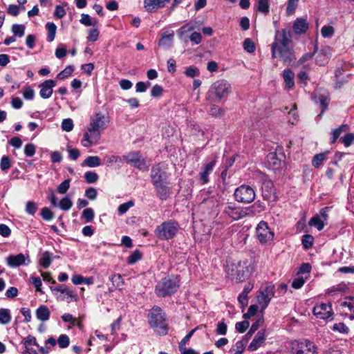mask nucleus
<instances>
[{
  "instance_id": "9b49d317",
  "label": "nucleus",
  "mask_w": 354,
  "mask_h": 354,
  "mask_svg": "<svg viewBox=\"0 0 354 354\" xmlns=\"http://www.w3.org/2000/svg\"><path fill=\"white\" fill-rule=\"evenodd\" d=\"M122 158L127 164L138 169L141 171H147L149 167L147 165L145 159L142 156L139 151H131L123 155Z\"/></svg>"
},
{
  "instance_id": "9d476101",
  "label": "nucleus",
  "mask_w": 354,
  "mask_h": 354,
  "mask_svg": "<svg viewBox=\"0 0 354 354\" xmlns=\"http://www.w3.org/2000/svg\"><path fill=\"white\" fill-rule=\"evenodd\" d=\"M217 160L218 156L213 154L206 159L205 162L201 167V171L198 174V179L202 185H206L209 182V176L212 172Z\"/></svg>"
},
{
  "instance_id": "de8ad7c7",
  "label": "nucleus",
  "mask_w": 354,
  "mask_h": 354,
  "mask_svg": "<svg viewBox=\"0 0 354 354\" xmlns=\"http://www.w3.org/2000/svg\"><path fill=\"white\" fill-rule=\"evenodd\" d=\"M98 178L97 174L94 171H89L84 174L85 181L88 184L97 182Z\"/></svg>"
},
{
  "instance_id": "0eeeda50",
  "label": "nucleus",
  "mask_w": 354,
  "mask_h": 354,
  "mask_svg": "<svg viewBox=\"0 0 354 354\" xmlns=\"http://www.w3.org/2000/svg\"><path fill=\"white\" fill-rule=\"evenodd\" d=\"M292 354H318L317 346L308 339L295 341L292 343Z\"/></svg>"
},
{
  "instance_id": "4468645a",
  "label": "nucleus",
  "mask_w": 354,
  "mask_h": 354,
  "mask_svg": "<svg viewBox=\"0 0 354 354\" xmlns=\"http://www.w3.org/2000/svg\"><path fill=\"white\" fill-rule=\"evenodd\" d=\"M106 128V122L104 115L99 112L95 115V118L92 119L90 122V126L88 128V132L93 135L96 134V137H100V129Z\"/></svg>"
},
{
  "instance_id": "f704fd0d",
  "label": "nucleus",
  "mask_w": 354,
  "mask_h": 354,
  "mask_svg": "<svg viewBox=\"0 0 354 354\" xmlns=\"http://www.w3.org/2000/svg\"><path fill=\"white\" fill-rule=\"evenodd\" d=\"M52 262V254L48 251L44 252L39 259V264L44 268H48Z\"/></svg>"
},
{
  "instance_id": "c03bdc74",
  "label": "nucleus",
  "mask_w": 354,
  "mask_h": 354,
  "mask_svg": "<svg viewBox=\"0 0 354 354\" xmlns=\"http://www.w3.org/2000/svg\"><path fill=\"white\" fill-rule=\"evenodd\" d=\"M94 211L91 208H86L84 209L82 214V218L84 219L86 223L91 222L94 218Z\"/></svg>"
},
{
  "instance_id": "a878e982",
  "label": "nucleus",
  "mask_w": 354,
  "mask_h": 354,
  "mask_svg": "<svg viewBox=\"0 0 354 354\" xmlns=\"http://www.w3.org/2000/svg\"><path fill=\"white\" fill-rule=\"evenodd\" d=\"M292 28L297 35L304 34L308 29V23L305 19L297 18L294 21Z\"/></svg>"
},
{
  "instance_id": "a18cd8bd",
  "label": "nucleus",
  "mask_w": 354,
  "mask_h": 354,
  "mask_svg": "<svg viewBox=\"0 0 354 354\" xmlns=\"http://www.w3.org/2000/svg\"><path fill=\"white\" fill-rule=\"evenodd\" d=\"M80 21L81 24L86 26H90L92 25L95 26L98 23L97 20L96 19L93 21L88 14H82Z\"/></svg>"
},
{
  "instance_id": "b1692460",
  "label": "nucleus",
  "mask_w": 354,
  "mask_h": 354,
  "mask_svg": "<svg viewBox=\"0 0 354 354\" xmlns=\"http://www.w3.org/2000/svg\"><path fill=\"white\" fill-rule=\"evenodd\" d=\"M265 330H261L257 332L254 339L248 346V351H257L265 342L266 340Z\"/></svg>"
},
{
  "instance_id": "3c124183",
  "label": "nucleus",
  "mask_w": 354,
  "mask_h": 354,
  "mask_svg": "<svg viewBox=\"0 0 354 354\" xmlns=\"http://www.w3.org/2000/svg\"><path fill=\"white\" fill-rule=\"evenodd\" d=\"M314 241V238L312 235L305 234L302 236L301 242L303 247L305 249H309L312 247Z\"/></svg>"
},
{
  "instance_id": "774afa93",
  "label": "nucleus",
  "mask_w": 354,
  "mask_h": 354,
  "mask_svg": "<svg viewBox=\"0 0 354 354\" xmlns=\"http://www.w3.org/2000/svg\"><path fill=\"white\" fill-rule=\"evenodd\" d=\"M246 344H247V340L244 339L236 342V343L235 344V347H236V350L234 354H242V353L243 352V351L245 349Z\"/></svg>"
},
{
  "instance_id": "e433bc0d",
  "label": "nucleus",
  "mask_w": 354,
  "mask_h": 354,
  "mask_svg": "<svg viewBox=\"0 0 354 354\" xmlns=\"http://www.w3.org/2000/svg\"><path fill=\"white\" fill-rule=\"evenodd\" d=\"M10 311L8 308L0 309V324H8L11 321Z\"/></svg>"
},
{
  "instance_id": "6e6552de",
  "label": "nucleus",
  "mask_w": 354,
  "mask_h": 354,
  "mask_svg": "<svg viewBox=\"0 0 354 354\" xmlns=\"http://www.w3.org/2000/svg\"><path fill=\"white\" fill-rule=\"evenodd\" d=\"M274 296V286L271 283H267L262 286L257 296V301L261 306V312L263 313L268 307L272 298Z\"/></svg>"
},
{
  "instance_id": "052dcab7",
  "label": "nucleus",
  "mask_w": 354,
  "mask_h": 354,
  "mask_svg": "<svg viewBox=\"0 0 354 354\" xmlns=\"http://www.w3.org/2000/svg\"><path fill=\"white\" fill-rule=\"evenodd\" d=\"M227 326L224 321L220 322L216 325V333L220 335H225L227 333Z\"/></svg>"
},
{
  "instance_id": "6e6d98bb",
  "label": "nucleus",
  "mask_w": 354,
  "mask_h": 354,
  "mask_svg": "<svg viewBox=\"0 0 354 354\" xmlns=\"http://www.w3.org/2000/svg\"><path fill=\"white\" fill-rule=\"evenodd\" d=\"M37 209V203L33 201H28L26 204V212L30 215H34Z\"/></svg>"
},
{
  "instance_id": "f3484780",
  "label": "nucleus",
  "mask_w": 354,
  "mask_h": 354,
  "mask_svg": "<svg viewBox=\"0 0 354 354\" xmlns=\"http://www.w3.org/2000/svg\"><path fill=\"white\" fill-rule=\"evenodd\" d=\"M313 314L319 319H332L333 311L331 305L329 304H321L313 308Z\"/></svg>"
},
{
  "instance_id": "864d4df0",
  "label": "nucleus",
  "mask_w": 354,
  "mask_h": 354,
  "mask_svg": "<svg viewBox=\"0 0 354 354\" xmlns=\"http://www.w3.org/2000/svg\"><path fill=\"white\" fill-rule=\"evenodd\" d=\"M142 258V254L139 250H135L127 259V263L130 265H133L136 263L138 261L140 260Z\"/></svg>"
},
{
  "instance_id": "e2e57ef3",
  "label": "nucleus",
  "mask_w": 354,
  "mask_h": 354,
  "mask_svg": "<svg viewBox=\"0 0 354 354\" xmlns=\"http://www.w3.org/2000/svg\"><path fill=\"white\" fill-rule=\"evenodd\" d=\"M208 113L210 115L214 117H220L223 115V110L219 108L218 106L213 104L211 106Z\"/></svg>"
},
{
  "instance_id": "ddd939ff",
  "label": "nucleus",
  "mask_w": 354,
  "mask_h": 354,
  "mask_svg": "<svg viewBox=\"0 0 354 354\" xmlns=\"http://www.w3.org/2000/svg\"><path fill=\"white\" fill-rule=\"evenodd\" d=\"M257 236L261 243H267L274 238V232L269 228L268 223L261 221L256 228Z\"/></svg>"
},
{
  "instance_id": "aec40b11",
  "label": "nucleus",
  "mask_w": 354,
  "mask_h": 354,
  "mask_svg": "<svg viewBox=\"0 0 354 354\" xmlns=\"http://www.w3.org/2000/svg\"><path fill=\"white\" fill-rule=\"evenodd\" d=\"M332 49L330 46H322L315 57V63L319 66L326 65L331 57Z\"/></svg>"
},
{
  "instance_id": "dca6fc26",
  "label": "nucleus",
  "mask_w": 354,
  "mask_h": 354,
  "mask_svg": "<svg viewBox=\"0 0 354 354\" xmlns=\"http://www.w3.org/2000/svg\"><path fill=\"white\" fill-rule=\"evenodd\" d=\"M150 176L152 185L167 181L168 179L167 173L161 168L160 164L152 167Z\"/></svg>"
},
{
  "instance_id": "7ed1b4c3",
  "label": "nucleus",
  "mask_w": 354,
  "mask_h": 354,
  "mask_svg": "<svg viewBox=\"0 0 354 354\" xmlns=\"http://www.w3.org/2000/svg\"><path fill=\"white\" fill-rule=\"evenodd\" d=\"M180 287V281L177 277L168 276L160 280L155 287V293L158 297L171 296Z\"/></svg>"
},
{
  "instance_id": "bf43d9fd",
  "label": "nucleus",
  "mask_w": 354,
  "mask_h": 354,
  "mask_svg": "<svg viewBox=\"0 0 354 354\" xmlns=\"http://www.w3.org/2000/svg\"><path fill=\"white\" fill-rule=\"evenodd\" d=\"M73 122L71 118H66L63 120L62 122V129L63 131L69 132L71 131L73 129Z\"/></svg>"
},
{
  "instance_id": "6ab92c4d",
  "label": "nucleus",
  "mask_w": 354,
  "mask_h": 354,
  "mask_svg": "<svg viewBox=\"0 0 354 354\" xmlns=\"http://www.w3.org/2000/svg\"><path fill=\"white\" fill-rule=\"evenodd\" d=\"M156 192L158 198L161 201H166L171 194V189L168 186L169 182L165 181L153 185Z\"/></svg>"
},
{
  "instance_id": "338daca9",
  "label": "nucleus",
  "mask_w": 354,
  "mask_h": 354,
  "mask_svg": "<svg viewBox=\"0 0 354 354\" xmlns=\"http://www.w3.org/2000/svg\"><path fill=\"white\" fill-rule=\"evenodd\" d=\"M250 323L249 322L245 320L242 322H236L235 324V328L237 331L239 333H244L249 327Z\"/></svg>"
},
{
  "instance_id": "37998d69",
  "label": "nucleus",
  "mask_w": 354,
  "mask_h": 354,
  "mask_svg": "<svg viewBox=\"0 0 354 354\" xmlns=\"http://www.w3.org/2000/svg\"><path fill=\"white\" fill-rule=\"evenodd\" d=\"M74 67L71 65L67 66L63 71L59 73L57 77L59 80H64L73 73Z\"/></svg>"
},
{
  "instance_id": "393cba45",
  "label": "nucleus",
  "mask_w": 354,
  "mask_h": 354,
  "mask_svg": "<svg viewBox=\"0 0 354 354\" xmlns=\"http://www.w3.org/2000/svg\"><path fill=\"white\" fill-rule=\"evenodd\" d=\"M267 158L269 167L274 171L280 170L284 164V162L277 157V153L274 152L269 153Z\"/></svg>"
},
{
  "instance_id": "a211bd4d",
  "label": "nucleus",
  "mask_w": 354,
  "mask_h": 354,
  "mask_svg": "<svg viewBox=\"0 0 354 354\" xmlns=\"http://www.w3.org/2000/svg\"><path fill=\"white\" fill-rule=\"evenodd\" d=\"M50 290L53 292H59L62 294H65L66 297H60L59 299L62 301L66 300L68 303H70L73 300L77 301L78 296L77 294H75L73 291L69 290L66 286L64 285H59L56 287H50Z\"/></svg>"
},
{
  "instance_id": "8fccbe9b",
  "label": "nucleus",
  "mask_w": 354,
  "mask_h": 354,
  "mask_svg": "<svg viewBox=\"0 0 354 354\" xmlns=\"http://www.w3.org/2000/svg\"><path fill=\"white\" fill-rule=\"evenodd\" d=\"M339 140L345 147H349L354 142V133H348L340 138Z\"/></svg>"
},
{
  "instance_id": "20e7f679",
  "label": "nucleus",
  "mask_w": 354,
  "mask_h": 354,
  "mask_svg": "<svg viewBox=\"0 0 354 354\" xmlns=\"http://www.w3.org/2000/svg\"><path fill=\"white\" fill-rule=\"evenodd\" d=\"M231 91V86L225 80H219L212 84L207 97L209 100L219 102L223 98L227 96Z\"/></svg>"
},
{
  "instance_id": "cd10ccee",
  "label": "nucleus",
  "mask_w": 354,
  "mask_h": 354,
  "mask_svg": "<svg viewBox=\"0 0 354 354\" xmlns=\"http://www.w3.org/2000/svg\"><path fill=\"white\" fill-rule=\"evenodd\" d=\"M174 36V33L173 31L171 32H169L168 31L163 32L159 41V46L165 49L171 48L173 45Z\"/></svg>"
},
{
  "instance_id": "72a5a7b5",
  "label": "nucleus",
  "mask_w": 354,
  "mask_h": 354,
  "mask_svg": "<svg viewBox=\"0 0 354 354\" xmlns=\"http://www.w3.org/2000/svg\"><path fill=\"white\" fill-rule=\"evenodd\" d=\"M343 306L346 307L350 313L348 317L351 320H354V297H349L342 304Z\"/></svg>"
},
{
  "instance_id": "c9c22d12",
  "label": "nucleus",
  "mask_w": 354,
  "mask_h": 354,
  "mask_svg": "<svg viewBox=\"0 0 354 354\" xmlns=\"http://www.w3.org/2000/svg\"><path fill=\"white\" fill-rule=\"evenodd\" d=\"M348 129V126L347 124H342L340 127H339L338 128L334 129L332 131V138H331L330 142L335 143L336 142L337 139L340 136V135L343 132L347 131Z\"/></svg>"
},
{
  "instance_id": "412c9836",
  "label": "nucleus",
  "mask_w": 354,
  "mask_h": 354,
  "mask_svg": "<svg viewBox=\"0 0 354 354\" xmlns=\"http://www.w3.org/2000/svg\"><path fill=\"white\" fill-rule=\"evenodd\" d=\"M56 86V82L53 80H48L39 84V95L43 99H48L51 97L53 88Z\"/></svg>"
},
{
  "instance_id": "f257e3e1",
  "label": "nucleus",
  "mask_w": 354,
  "mask_h": 354,
  "mask_svg": "<svg viewBox=\"0 0 354 354\" xmlns=\"http://www.w3.org/2000/svg\"><path fill=\"white\" fill-rule=\"evenodd\" d=\"M291 38L290 30L282 29L276 31L274 40L271 46L272 58L279 57L286 64H290L295 59Z\"/></svg>"
},
{
  "instance_id": "7c9ffc66",
  "label": "nucleus",
  "mask_w": 354,
  "mask_h": 354,
  "mask_svg": "<svg viewBox=\"0 0 354 354\" xmlns=\"http://www.w3.org/2000/svg\"><path fill=\"white\" fill-rule=\"evenodd\" d=\"M100 137H96V134L93 135L88 131L84 133V138L82 140V144L84 147H90L94 143L93 140H97Z\"/></svg>"
},
{
  "instance_id": "0e129e2a",
  "label": "nucleus",
  "mask_w": 354,
  "mask_h": 354,
  "mask_svg": "<svg viewBox=\"0 0 354 354\" xmlns=\"http://www.w3.org/2000/svg\"><path fill=\"white\" fill-rule=\"evenodd\" d=\"M41 216L45 221H50L53 218L54 214L52 211L48 207H44L41 211Z\"/></svg>"
},
{
  "instance_id": "f03ea898",
  "label": "nucleus",
  "mask_w": 354,
  "mask_h": 354,
  "mask_svg": "<svg viewBox=\"0 0 354 354\" xmlns=\"http://www.w3.org/2000/svg\"><path fill=\"white\" fill-rule=\"evenodd\" d=\"M147 318L150 326L156 333L160 335H165L167 333L166 315L160 307L153 306L149 312Z\"/></svg>"
},
{
  "instance_id": "79ce46f5",
  "label": "nucleus",
  "mask_w": 354,
  "mask_h": 354,
  "mask_svg": "<svg viewBox=\"0 0 354 354\" xmlns=\"http://www.w3.org/2000/svg\"><path fill=\"white\" fill-rule=\"evenodd\" d=\"M332 330L345 335L349 333V328L343 322L335 324L332 327Z\"/></svg>"
},
{
  "instance_id": "39448f33",
  "label": "nucleus",
  "mask_w": 354,
  "mask_h": 354,
  "mask_svg": "<svg viewBox=\"0 0 354 354\" xmlns=\"http://www.w3.org/2000/svg\"><path fill=\"white\" fill-rule=\"evenodd\" d=\"M179 228V224L177 221L168 220L156 227L154 234L160 240H169L176 236Z\"/></svg>"
},
{
  "instance_id": "58836bf2",
  "label": "nucleus",
  "mask_w": 354,
  "mask_h": 354,
  "mask_svg": "<svg viewBox=\"0 0 354 354\" xmlns=\"http://www.w3.org/2000/svg\"><path fill=\"white\" fill-rule=\"evenodd\" d=\"M309 225L315 227L319 231H321L324 227V221L319 215L312 217L309 221Z\"/></svg>"
},
{
  "instance_id": "4c0bfd02",
  "label": "nucleus",
  "mask_w": 354,
  "mask_h": 354,
  "mask_svg": "<svg viewBox=\"0 0 354 354\" xmlns=\"http://www.w3.org/2000/svg\"><path fill=\"white\" fill-rule=\"evenodd\" d=\"M84 164L89 167H95L101 165V160L97 156H88L84 160Z\"/></svg>"
},
{
  "instance_id": "1a4fd4ad",
  "label": "nucleus",
  "mask_w": 354,
  "mask_h": 354,
  "mask_svg": "<svg viewBox=\"0 0 354 354\" xmlns=\"http://www.w3.org/2000/svg\"><path fill=\"white\" fill-rule=\"evenodd\" d=\"M234 196L239 203H250L255 199L256 194L252 187L242 185L235 189Z\"/></svg>"
},
{
  "instance_id": "2f4dec72",
  "label": "nucleus",
  "mask_w": 354,
  "mask_h": 354,
  "mask_svg": "<svg viewBox=\"0 0 354 354\" xmlns=\"http://www.w3.org/2000/svg\"><path fill=\"white\" fill-rule=\"evenodd\" d=\"M328 151H326L324 153H320L318 154H316L313 160H312V165L315 168H319L320 166L322 165L324 160H326L327 155L328 154Z\"/></svg>"
},
{
  "instance_id": "423d86ee",
  "label": "nucleus",
  "mask_w": 354,
  "mask_h": 354,
  "mask_svg": "<svg viewBox=\"0 0 354 354\" xmlns=\"http://www.w3.org/2000/svg\"><path fill=\"white\" fill-rule=\"evenodd\" d=\"M252 268L248 265L247 262L244 261L232 265L228 274L230 275L232 280L239 282L245 280L250 276Z\"/></svg>"
},
{
  "instance_id": "c756f323",
  "label": "nucleus",
  "mask_w": 354,
  "mask_h": 354,
  "mask_svg": "<svg viewBox=\"0 0 354 354\" xmlns=\"http://www.w3.org/2000/svg\"><path fill=\"white\" fill-rule=\"evenodd\" d=\"M315 102L316 104H319L320 109H321V113H323L328 108V106L329 104L330 99L328 96H326L324 95H320L317 97H315L314 98Z\"/></svg>"
},
{
  "instance_id": "680f3d73",
  "label": "nucleus",
  "mask_w": 354,
  "mask_h": 354,
  "mask_svg": "<svg viewBox=\"0 0 354 354\" xmlns=\"http://www.w3.org/2000/svg\"><path fill=\"white\" fill-rule=\"evenodd\" d=\"M11 167L10 160L9 156H3L1 159L0 167L3 171H7Z\"/></svg>"
},
{
  "instance_id": "603ef678",
  "label": "nucleus",
  "mask_w": 354,
  "mask_h": 354,
  "mask_svg": "<svg viewBox=\"0 0 354 354\" xmlns=\"http://www.w3.org/2000/svg\"><path fill=\"white\" fill-rule=\"evenodd\" d=\"M12 31L15 36L21 37L24 35L25 26L22 24H14L12 26Z\"/></svg>"
},
{
  "instance_id": "4be33fe9",
  "label": "nucleus",
  "mask_w": 354,
  "mask_h": 354,
  "mask_svg": "<svg viewBox=\"0 0 354 354\" xmlns=\"http://www.w3.org/2000/svg\"><path fill=\"white\" fill-rule=\"evenodd\" d=\"M262 196L264 200L270 201L275 198V192L273 183L266 180L262 183Z\"/></svg>"
},
{
  "instance_id": "5701e85b",
  "label": "nucleus",
  "mask_w": 354,
  "mask_h": 354,
  "mask_svg": "<svg viewBox=\"0 0 354 354\" xmlns=\"http://www.w3.org/2000/svg\"><path fill=\"white\" fill-rule=\"evenodd\" d=\"M169 1V0H144V8L148 12H154L165 7Z\"/></svg>"
},
{
  "instance_id": "ea45409f",
  "label": "nucleus",
  "mask_w": 354,
  "mask_h": 354,
  "mask_svg": "<svg viewBox=\"0 0 354 354\" xmlns=\"http://www.w3.org/2000/svg\"><path fill=\"white\" fill-rule=\"evenodd\" d=\"M73 205V202L68 197L66 196L61 199L58 203V207L63 211L69 210Z\"/></svg>"
},
{
  "instance_id": "c85d7f7f",
  "label": "nucleus",
  "mask_w": 354,
  "mask_h": 354,
  "mask_svg": "<svg viewBox=\"0 0 354 354\" xmlns=\"http://www.w3.org/2000/svg\"><path fill=\"white\" fill-rule=\"evenodd\" d=\"M50 312L45 305H41L36 310L37 318L41 322H46L50 318Z\"/></svg>"
},
{
  "instance_id": "09e8293b",
  "label": "nucleus",
  "mask_w": 354,
  "mask_h": 354,
  "mask_svg": "<svg viewBox=\"0 0 354 354\" xmlns=\"http://www.w3.org/2000/svg\"><path fill=\"white\" fill-rule=\"evenodd\" d=\"M70 179L64 180L62 183H60L57 187V192L60 194H64L67 192L70 187Z\"/></svg>"
},
{
  "instance_id": "49530a36",
  "label": "nucleus",
  "mask_w": 354,
  "mask_h": 354,
  "mask_svg": "<svg viewBox=\"0 0 354 354\" xmlns=\"http://www.w3.org/2000/svg\"><path fill=\"white\" fill-rule=\"evenodd\" d=\"M243 48L246 52L252 53L255 51L256 46L251 39L246 38L243 41Z\"/></svg>"
},
{
  "instance_id": "bb28decb",
  "label": "nucleus",
  "mask_w": 354,
  "mask_h": 354,
  "mask_svg": "<svg viewBox=\"0 0 354 354\" xmlns=\"http://www.w3.org/2000/svg\"><path fill=\"white\" fill-rule=\"evenodd\" d=\"M283 79L285 83V88L286 89L290 90L294 87L295 73L290 68H286L283 70Z\"/></svg>"
},
{
  "instance_id": "2eb2a0df",
  "label": "nucleus",
  "mask_w": 354,
  "mask_h": 354,
  "mask_svg": "<svg viewBox=\"0 0 354 354\" xmlns=\"http://www.w3.org/2000/svg\"><path fill=\"white\" fill-rule=\"evenodd\" d=\"M7 264L10 268H17L22 265L28 266L30 263L28 254L19 253L17 255H10L6 258Z\"/></svg>"
},
{
  "instance_id": "a19ab883",
  "label": "nucleus",
  "mask_w": 354,
  "mask_h": 354,
  "mask_svg": "<svg viewBox=\"0 0 354 354\" xmlns=\"http://www.w3.org/2000/svg\"><path fill=\"white\" fill-rule=\"evenodd\" d=\"M269 0H258L257 10L264 15L269 12Z\"/></svg>"
},
{
  "instance_id": "5fc2aeb1",
  "label": "nucleus",
  "mask_w": 354,
  "mask_h": 354,
  "mask_svg": "<svg viewBox=\"0 0 354 354\" xmlns=\"http://www.w3.org/2000/svg\"><path fill=\"white\" fill-rule=\"evenodd\" d=\"M334 28L330 26H324L321 30V33L323 37L330 38L334 35Z\"/></svg>"
},
{
  "instance_id": "69168bd1",
  "label": "nucleus",
  "mask_w": 354,
  "mask_h": 354,
  "mask_svg": "<svg viewBox=\"0 0 354 354\" xmlns=\"http://www.w3.org/2000/svg\"><path fill=\"white\" fill-rule=\"evenodd\" d=\"M57 342L60 348H64L68 346L70 339L66 335H61L57 339Z\"/></svg>"
},
{
  "instance_id": "473e14b6",
  "label": "nucleus",
  "mask_w": 354,
  "mask_h": 354,
  "mask_svg": "<svg viewBox=\"0 0 354 354\" xmlns=\"http://www.w3.org/2000/svg\"><path fill=\"white\" fill-rule=\"evenodd\" d=\"M46 28L48 31L47 41L51 42L55 39L57 26L53 22H48L46 24Z\"/></svg>"
},
{
  "instance_id": "4d7b16f0",
  "label": "nucleus",
  "mask_w": 354,
  "mask_h": 354,
  "mask_svg": "<svg viewBox=\"0 0 354 354\" xmlns=\"http://www.w3.org/2000/svg\"><path fill=\"white\" fill-rule=\"evenodd\" d=\"M133 205L134 203L133 201H129L127 203L121 204L118 208V214L121 215L125 214L129 210V209Z\"/></svg>"
},
{
  "instance_id": "f8f14e48",
  "label": "nucleus",
  "mask_w": 354,
  "mask_h": 354,
  "mask_svg": "<svg viewBox=\"0 0 354 354\" xmlns=\"http://www.w3.org/2000/svg\"><path fill=\"white\" fill-rule=\"evenodd\" d=\"M223 214L233 221H238L246 216V212L241 207L236 205L234 203H227Z\"/></svg>"
},
{
  "instance_id": "13d9d810",
  "label": "nucleus",
  "mask_w": 354,
  "mask_h": 354,
  "mask_svg": "<svg viewBox=\"0 0 354 354\" xmlns=\"http://www.w3.org/2000/svg\"><path fill=\"white\" fill-rule=\"evenodd\" d=\"M263 323V317H259L251 326L249 332L248 333V335H252V333H254L255 331L258 330L259 326L262 325Z\"/></svg>"
}]
</instances>
